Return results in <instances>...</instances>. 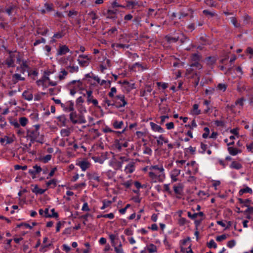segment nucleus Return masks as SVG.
Segmentation results:
<instances>
[{
    "mask_svg": "<svg viewBox=\"0 0 253 253\" xmlns=\"http://www.w3.org/2000/svg\"><path fill=\"white\" fill-rule=\"evenodd\" d=\"M40 126L36 125L27 130V137L30 139L31 142H37L42 144L43 143L44 136L40 133Z\"/></svg>",
    "mask_w": 253,
    "mask_h": 253,
    "instance_id": "nucleus-1",
    "label": "nucleus"
},
{
    "mask_svg": "<svg viewBox=\"0 0 253 253\" xmlns=\"http://www.w3.org/2000/svg\"><path fill=\"white\" fill-rule=\"evenodd\" d=\"M19 9V2L17 0H14L13 2L6 3L4 8L3 13H6L9 16L15 15L17 13Z\"/></svg>",
    "mask_w": 253,
    "mask_h": 253,
    "instance_id": "nucleus-2",
    "label": "nucleus"
},
{
    "mask_svg": "<svg viewBox=\"0 0 253 253\" xmlns=\"http://www.w3.org/2000/svg\"><path fill=\"white\" fill-rule=\"evenodd\" d=\"M70 119L74 124H84L86 122L83 115L77 114V112L75 111H73L70 114Z\"/></svg>",
    "mask_w": 253,
    "mask_h": 253,
    "instance_id": "nucleus-3",
    "label": "nucleus"
},
{
    "mask_svg": "<svg viewBox=\"0 0 253 253\" xmlns=\"http://www.w3.org/2000/svg\"><path fill=\"white\" fill-rule=\"evenodd\" d=\"M112 101L114 106L118 109L125 106L127 103L125 95L123 94L116 95L112 99Z\"/></svg>",
    "mask_w": 253,
    "mask_h": 253,
    "instance_id": "nucleus-4",
    "label": "nucleus"
},
{
    "mask_svg": "<svg viewBox=\"0 0 253 253\" xmlns=\"http://www.w3.org/2000/svg\"><path fill=\"white\" fill-rule=\"evenodd\" d=\"M166 39L167 41V42H175L178 41L180 40L181 42L183 43L187 39V38L185 37L183 34H181L180 36L176 37H171L169 36H167L166 37Z\"/></svg>",
    "mask_w": 253,
    "mask_h": 253,
    "instance_id": "nucleus-5",
    "label": "nucleus"
},
{
    "mask_svg": "<svg viewBox=\"0 0 253 253\" xmlns=\"http://www.w3.org/2000/svg\"><path fill=\"white\" fill-rule=\"evenodd\" d=\"M149 169L150 170H157L159 171L160 174L158 175L159 181H163V180L165 179V174L164 173V169L162 166H152L150 167Z\"/></svg>",
    "mask_w": 253,
    "mask_h": 253,
    "instance_id": "nucleus-6",
    "label": "nucleus"
},
{
    "mask_svg": "<svg viewBox=\"0 0 253 253\" xmlns=\"http://www.w3.org/2000/svg\"><path fill=\"white\" fill-rule=\"evenodd\" d=\"M74 103L72 101H68L65 103L61 104V107L65 112H72L74 111Z\"/></svg>",
    "mask_w": 253,
    "mask_h": 253,
    "instance_id": "nucleus-7",
    "label": "nucleus"
},
{
    "mask_svg": "<svg viewBox=\"0 0 253 253\" xmlns=\"http://www.w3.org/2000/svg\"><path fill=\"white\" fill-rule=\"evenodd\" d=\"M86 176L90 181H95L99 183L102 181L98 173L96 171L87 172Z\"/></svg>",
    "mask_w": 253,
    "mask_h": 253,
    "instance_id": "nucleus-8",
    "label": "nucleus"
},
{
    "mask_svg": "<svg viewBox=\"0 0 253 253\" xmlns=\"http://www.w3.org/2000/svg\"><path fill=\"white\" fill-rule=\"evenodd\" d=\"M86 93L87 95V102L88 103H92L94 106L100 108V107L98 105V103L97 100L93 98L92 91L91 90H86Z\"/></svg>",
    "mask_w": 253,
    "mask_h": 253,
    "instance_id": "nucleus-9",
    "label": "nucleus"
},
{
    "mask_svg": "<svg viewBox=\"0 0 253 253\" xmlns=\"http://www.w3.org/2000/svg\"><path fill=\"white\" fill-rule=\"evenodd\" d=\"M82 82L80 80H73L69 82L66 85L67 88L69 86L75 90H78L82 87Z\"/></svg>",
    "mask_w": 253,
    "mask_h": 253,
    "instance_id": "nucleus-10",
    "label": "nucleus"
},
{
    "mask_svg": "<svg viewBox=\"0 0 253 253\" xmlns=\"http://www.w3.org/2000/svg\"><path fill=\"white\" fill-rule=\"evenodd\" d=\"M173 191L176 195V198L180 199L183 194V186L182 184L179 183L173 186Z\"/></svg>",
    "mask_w": 253,
    "mask_h": 253,
    "instance_id": "nucleus-11",
    "label": "nucleus"
},
{
    "mask_svg": "<svg viewBox=\"0 0 253 253\" xmlns=\"http://www.w3.org/2000/svg\"><path fill=\"white\" fill-rule=\"evenodd\" d=\"M77 165L79 166L83 171H85L90 166V163L87 160H84L78 162Z\"/></svg>",
    "mask_w": 253,
    "mask_h": 253,
    "instance_id": "nucleus-12",
    "label": "nucleus"
},
{
    "mask_svg": "<svg viewBox=\"0 0 253 253\" xmlns=\"http://www.w3.org/2000/svg\"><path fill=\"white\" fill-rule=\"evenodd\" d=\"M42 169L40 166H38L37 165L33 166V169H29L28 172L33 176V178L35 177V176L42 171Z\"/></svg>",
    "mask_w": 253,
    "mask_h": 253,
    "instance_id": "nucleus-13",
    "label": "nucleus"
},
{
    "mask_svg": "<svg viewBox=\"0 0 253 253\" xmlns=\"http://www.w3.org/2000/svg\"><path fill=\"white\" fill-rule=\"evenodd\" d=\"M70 52V49L66 45H61L59 46V49L57 51V55L61 56L66 54L67 53Z\"/></svg>",
    "mask_w": 253,
    "mask_h": 253,
    "instance_id": "nucleus-14",
    "label": "nucleus"
},
{
    "mask_svg": "<svg viewBox=\"0 0 253 253\" xmlns=\"http://www.w3.org/2000/svg\"><path fill=\"white\" fill-rule=\"evenodd\" d=\"M181 170L176 169H173L170 173V178L172 182H176L178 179L177 177L180 174Z\"/></svg>",
    "mask_w": 253,
    "mask_h": 253,
    "instance_id": "nucleus-15",
    "label": "nucleus"
},
{
    "mask_svg": "<svg viewBox=\"0 0 253 253\" xmlns=\"http://www.w3.org/2000/svg\"><path fill=\"white\" fill-rule=\"evenodd\" d=\"M135 169V163L131 162L125 168V171L126 173H131Z\"/></svg>",
    "mask_w": 253,
    "mask_h": 253,
    "instance_id": "nucleus-16",
    "label": "nucleus"
},
{
    "mask_svg": "<svg viewBox=\"0 0 253 253\" xmlns=\"http://www.w3.org/2000/svg\"><path fill=\"white\" fill-rule=\"evenodd\" d=\"M150 125L152 130L155 131H158L160 133H163L165 131L164 129L161 126L153 122H150Z\"/></svg>",
    "mask_w": 253,
    "mask_h": 253,
    "instance_id": "nucleus-17",
    "label": "nucleus"
},
{
    "mask_svg": "<svg viewBox=\"0 0 253 253\" xmlns=\"http://www.w3.org/2000/svg\"><path fill=\"white\" fill-rule=\"evenodd\" d=\"M23 97L26 100L31 101L33 98V95L31 91L25 90L22 93Z\"/></svg>",
    "mask_w": 253,
    "mask_h": 253,
    "instance_id": "nucleus-18",
    "label": "nucleus"
},
{
    "mask_svg": "<svg viewBox=\"0 0 253 253\" xmlns=\"http://www.w3.org/2000/svg\"><path fill=\"white\" fill-rule=\"evenodd\" d=\"M170 111V109L167 105H162L159 107V112L161 114L168 115Z\"/></svg>",
    "mask_w": 253,
    "mask_h": 253,
    "instance_id": "nucleus-19",
    "label": "nucleus"
},
{
    "mask_svg": "<svg viewBox=\"0 0 253 253\" xmlns=\"http://www.w3.org/2000/svg\"><path fill=\"white\" fill-rule=\"evenodd\" d=\"M138 5L139 7L140 5L138 2L134 1H127L126 4V8L128 9H131L134 8L135 6Z\"/></svg>",
    "mask_w": 253,
    "mask_h": 253,
    "instance_id": "nucleus-20",
    "label": "nucleus"
},
{
    "mask_svg": "<svg viewBox=\"0 0 253 253\" xmlns=\"http://www.w3.org/2000/svg\"><path fill=\"white\" fill-rule=\"evenodd\" d=\"M253 193L252 189L247 186H245V187L239 190V194L240 196L243 195L244 193Z\"/></svg>",
    "mask_w": 253,
    "mask_h": 253,
    "instance_id": "nucleus-21",
    "label": "nucleus"
},
{
    "mask_svg": "<svg viewBox=\"0 0 253 253\" xmlns=\"http://www.w3.org/2000/svg\"><path fill=\"white\" fill-rule=\"evenodd\" d=\"M187 215L190 218H191L192 219H195V218L198 216L203 217L204 215V214L203 212H202V211H200V212H197V213H194L193 214H192L190 212L188 211L187 212Z\"/></svg>",
    "mask_w": 253,
    "mask_h": 253,
    "instance_id": "nucleus-22",
    "label": "nucleus"
},
{
    "mask_svg": "<svg viewBox=\"0 0 253 253\" xmlns=\"http://www.w3.org/2000/svg\"><path fill=\"white\" fill-rule=\"evenodd\" d=\"M111 46L112 48L115 49L121 48H128L129 47L128 44H125L122 43H115L112 44Z\"/></svg>",
    "mask_w": 253,
    "mask_h": 253,
    "instance_id": "nucleus-23",
    "label": "nucleus"
},
{
    "mask_svg": "<svg viewBox=\"0 0 253 253\" xmlns=\"http://www.w3.org/2000/svg\"><path fill=\"white\" fill-rule=\"evenodd\" d=\"M13 81L14 83H17L19 81H24L25 79L24 77L21 76V75L19 74H15L12 76Z\"/></svg>",
    "mask_w": 253,
    "mask_h": 253,
    "instance_id": "nucleus-24",
    "label": "nucleus"
},
{
    "mask_svg": "<svg viewBox=\"0 0 253 253\" xmlns=\"http://www.w3.org/2000/svg\"><path fill=\"white\" fill-rule=\"evenodd\" d=\"M228 150L229 151V153L233 156H235L237 155L238 153L241 152V150H239L236 148H234L232 147H228Z\"/></svg>",
    "mask_w": 253,
    "mask_h": 253,
    "instance_id": "nucleus-25",
    "label": "nucleus"
},
{
    "mask_svg": "<svg viewBox=\"0 0 253 253\" xmlns=\"http://www.w3.org/2000/svg\"><path fill=\"white\" fill-rule=\"evenodd\" d=\"M46 190L39 188L38 185H35L34 188L32 190V191L36 194H42Z\"/></svg>",
    "mask_w": 253,
    "mask_h": 253,
    "instance_id": "nucleus-26",
    "label": "nucleus"
},
{
    "mask_svg": "<svg viewBox=\"0 0 253 253\" xmlns=\"http://www.w3.org/2000/svg\"><path fill=\"white\" fill-rule=\"evenodd\" d=\"M5 63L8 67L14 66V60L12 55H10L9 57L6 60Z\"/></svg>",
    "mask_w": 253,
    "mask_h": 253,
    "instance_id": "nucleus-27",
    "label": "nucleus"
},
{
    "mask_svg": "<svg viewBox=\"0 0 253 253\" xmlns=\"http://www.w3.org/2000/svg\"><path fill=\"white\" fill-rule=\"evenodd\" d=\"M124 125L123 121H115L113 123V127L116 129H119L122 127Z\"/></svg>",
    "mask_w": 253,
    "mask_h": 253,
    "instance_id": "nucleus-28",
    "label": "nucleus"
},
{
    "mask_svg": "<svg viewBox=\"0 0 253 253\" xmlns=\"http://www.w3.org/2000/svg\"><path fill=\"white\" fill-rule=\"evenodd\" d=\"M201 113V110L199 109V105L195 104L193 106L192 114L198 115Z\"/></svg>",
    "mask_w": 253,
    "mask_h": 253,
    "instance_id": "nucleus-29",
    "label": "nucleus"
},
{
    "mask_svg": "<svg viewBox=\"0 0 253 253\" xmlns=\"http://www.w3.org/2000/svg\"><path fill=\"white\" fill-rule=\"evenodd\" d=\"M147 250L150 253H156L157 251V247L155 245L151 244L148 246Z\"/></svg>",
    "mask_w": 253,
    "mask_h": 253,
    "instance_id": "nucleus-30",
    "label": "nucleus"
},
{
    "mask_svg": "<svg viewBox=\"0 0 253 253\" xmlns=\"http://www.w3.org/2000/svg\"><path fill=\"white\" fill-rule=\"evenodd\" d=\"M77 60L78 61V63H79V65L81 67H86V66H87L89 65V62L88 60L82 59H80V58H79Z\"/></svg>",
    "mask_w": 253,
    "mask_h": 253,
    "instance_id": "nucleus-31",
    "label": "nucleus"
},
{
    "mask_svg": "<svg viewBox=\"0 0 253 253\" xmlns=\"http://www.w3.org/2000/svg\"><path fill=\"white\" fill-rule=\"evenodd\" d=\"M56 182L57 180L56 179H52L47 181L46 184L48 187L50 186V187L54 188L56 186Z\"/></svg>",
    "mask_w": 253,
    "mask_h": 253,
    "instance_id": "nucleus-32",
    "label": "nucleus"
},
{
    "mask_svg": "<svg viewBox=\"0 0 253 253\" xmlns=\"http://www.w3.org/2000/svg\"><path fill=\"white\" fill-rule=\"evenodd\" d=\"M52 156L50 154L46 155L40 158V161L43 163L45 164L48 163L51 159Z\"/></svg>",
    "mask_w": 253,
    "mask_h": 253,
    "instance_id": "nucleus-33",
    "label": "nucleus"
},
{
    "mask_svg": "<svg viewBox=\"0 0 253 253\" xmlns=\"http://www.w3.org/2000/svg\"><path fill=\"white\" fill-rule=\"evenodd\" d=\"M88 15H89L91 18V19L93 20L92 22L91 23V25H93L94 24V20L97 19L98 18V16L95 13V12L93 11H90Z\"/></svg>",
    "mask_w": 253,
    "mask_h": 253,
    "instance_id": "nucleus-34",
    "label": "nucleus"
},
{
    "mask_svg": "<svg viewBox=\"0 0 253 253\" xmlns=\"http://www.w3.org/2000/svg\"><path fill=\"white\" fill-rule=\"evenodd\" d=\"M42 78L43 80H44V82H45L46 81H48L50 85L56 86L57 84L56 82L50 81L48 76H44Z\"/></svg>",
    "mask_w": 253,
    "mask_h": 253,
    "instance_id": "nucleus-35",
    "label": "nucleus"
},
{
    "mask_svg": "<svg viewBox=\"0 0 253 253\" xmlns=\"http://www.w3.org/2000/svg\"><path fill=\"white\" fill-rule=\"evenodd\" d=\"M67 69L69 70V72L71 73L78 72L79 71V67L78 66H69L67 67Z\"/></svg>",
    "mask_w": 253,
    "mask_h": 253,
    "instance_id": "nucleus-36",
    "label": "nucleus"
},
{
    "mask_svg": "<svg viewBox=\"0 0 253 253\" xmlns=\"http://www.w3.org/2000/svg\"><path fill=\"white\" fill-rule=\"evenodd\" d=\"M67 75H68L67 71H66L65 70H62L60 72L59 76H58L59 80L60 81H61V80L64 79Z\"/></svg>",
    "mask_w": 253,
    "mask_h": 253,
    "instance_id": "nucleus-37",
    "label": "nucleus"
},
{
    "mask_svg": "<svg viewBox=\"0 0 253 253\" xmlns=\"http://www.w3.org/2000/svg\"><path fill=\"white\" fill-rule=\"evenodd\" d=\"M57 119L63 126L66 125L67 119L65 115H63L59 116Z\"/></svg>",
    "mask_w": 253,
    "mask_h": 253,
    "instance_id": "nucleus-38",
    "label": "nucleus"
},
{
    "mask_svg": "<svg viewBox=\"0 0 253 253\" xmlns=\"http://www.w3.org/2000/svg\"><path fill=\"white\" fill-rule=\"evenodd\" d=\"M231 168L236 169H239L242 168V165L240 163L234 161L231 164Z\"/></svg>",
    "mask_w": 253,
    "mask_h": 253,
    "instance_id": "nucleus-39",
    "label": "nucleus"
},
{
    "mask_svg": "<svg viewBox=\"0 0 253 253\" xmlns=\"http://www.w3.org/2000/svg\"><path fill=\"white\" fill-rule=\"evenodd\" d=\"M127 146L128 142L127 141H125L124 142H119L117 145L116 147L120 151L122 147H127Z\"/></svg>",
    "mask_w": 253,
    "mask_h": 253,
    "instance_id": "nucleus-40",
    "label": "nucleus"
},
{
    "mask_svg": "<svg viewBox=\"0 0 253 253\" xmlns=\"http://www.w3.org/2000/svg\"><path fill=\"white\" fill-rule=\"evenodd\" d=\"M28 120L26 117H21L19 119V124L22 126H25L28 123Z\"/></svg>",
    "mask_w": 253,
    "mask_h": 253,
    "instance_id": "nucleus-41",
    "label": "nucleus"
},
{
    "mask_svg": "<svg viewBox=\"0 0 253 253\" xmlns=\"http://www.w3.org/2000/svg\"><path fill=\"white\" fill-rule=\"evenodd\" d=\"M207 246L209 248H213L214 249H216L217 248V244L213 239H211L207 243Z\"/></svg>",
    "mask_w": 253,
    "mask_h": 253,
    "instance_id": "nucleus-42",
    "label": "nucleus"
},
{
    "mask_svg": "<svg viewBox=\"0 0 253 253\" xmlns=\"http://www.w3.org/2000/svg\"><path fill=\"white\" fill-rule=\"evenodd\" d=\"M114 247L116 253H124V250L122 248V245L121 243L118 247L115 246Z\"/></svg>",
    "mask_w": 253,
    "mask_h": 253,
    "instance_id": "nucleus-43",
    "label": "nucleus"
},
{
    "mask_svg": "<svg viewBox=\"0 0 253 253\" xmlns=\"http://www.w3.org/2000/svg\"><path fill=\"white\" fill-rule=\"evenodd\" d=\"M210 103H211V101H209V100H204V105H206V109L204 111V113H208L211 108L210 107Z\"/></svg>",
    "mask_w": 253,
    "mask_h": 253,
    "instance_id": "nucleus-44",
    "label": "nucleus"
},
{
    "mask_svg": "<svg viewBox=\"0 0 253 253\" xmlns=\"http://www.w3.org/2000/svg\"><path fill=\"white\" fill-rule=\"evenodd\" d=\"M61 134L63 137L68 136L70 134V131L68 129H62L60 131Z\"/></svg>",
    "mask_w": 253,
    "mask_h": 253,
    "instance_id": "nucleus-45",
    "label": "nucleus"
},
{
    "mask_svg": "<svg viewBox=\"0 0 253 253\" xmlns=\"http://www.w3.org/2000/svg\"><path fill=\"white\" fill-rule=\"evenodd\" d=\"M207 60L208 64H210V65H212V64H214L216 61V58H215L214 57H211V56L208 57L207 58Z\"/></svg>",
    "mask_w": 253,
    "mask_h": 253,
    "instance_id": "nucleus-46",
    "label": "nucleus"
},
{
    "mask_svg": "<svg viewBox=\"0 0 253 253\" xmlns=\"http://www.w3.org/2000/svg\"><path fill=\"white\" fill-rule=\"evenodd\" d=\"M112 203L111 201H103V205L101 207V210H104L107 207H109Z\"/></svg>",
    "mask_w": 253,
    "mask_h": 253,
    "instance_id": "nucleus-47",
    "label": "nucleus"
},
{
    "mask_svg": "<svg viewBox=\"0 0 253 253\" xmlns=\"http://www.w3.org/2000/svg\"><path fill=\"white\" fill-rule=\"evenodd\" d=\"M136 134L138 138H142L143 141H145L144 137L145 136V133L144 132L140 131H137L136 132Z\"/></svg>",
    "mask_w": 253,
    "mask_h": 253,
    "instance_id": "nucleus-48",
    "label": "nucleus"
},
{
    "mask_svg": "<svg viewBox=\"0 0 253 253\" xmlns=\"http://www.w3.org/2000/svg\"><path fill=\"white\" fill-rule=\"evenodd\" d=\"M41 28H39L37 31L38 34L41 35L42 36H45L48 32L47 28L44 29L43 31H41Z\"/></svg>",
    "mask_w": 253,
    "mask_h": 253,
    "instance_id": "nucleus-49",
    "label": "nucleus"
},
{
    "mask_svg": "<svg viewBox=\"0 0 253 253\" xmlns=\"http://www.w3.org/2000/svg\"><path fill=\"white\" fill-rule=\"evenodd\" d=\"M158 138L157 140V145L162 146L163 144L164 136L163 135H160Z\"/></svg>",
    "mask_w": 253,
    "mask_h": 253,
    "instance_id": "nucleus-50",
    "label": "nucleus"
},
{
    "mask_svg": "<svg viewBox=\"0 0 253 253\" xmlns=\"http://www.w3.org/2000/svg\"><path fill=\"white\" fill-rule=\"evenodd\" d=\"M217 87L218 90L224 91L226 89L227 85L224 84H219Z\"/></svg>",
    "mask_w": 253,
    "mask_h": 253,
    "instance_id": "nucleus-51",
    "label": "nucleus"
},
{
    "mask_svg": "<svg viewBox=\"0 0 253 253\" xmlns=\"http://www.w3.org/2000/svg\"><path fill=\"white\" fill-rule=\"evenodd\" d=\"M116 92H117V89H116V87H112L111 88L110 91L108 93V95L109 96V97L113 98L115 97L114 96V94L116 93Z\"/></svg>",
    "mask_w": 253,
    "mask_h": 253,
    "instance_id": "nucleus-52",
    "label": "nucleus"
},
{
    "mask_svg": "<svg viewBox=\"0 0 253 253\" xmlns=\"http://www.w3.org/2000/svg\"><path fill=\"white\" fill-rule=\"evenodd\" d=\"M179 216L180 218L178 220V223L179 225L183 226L187 223V220L184 217H181L180 215Z\"/></svg>",
    "mask_w": 253,
    "mask_h": 253,
    "instance_id": "nucleus-53",
    "label": "nucleus"
},
{
    "mask_svg": "<svg viewBox=\"0 0 253 253\" xmlns=\"http://www.w3.org/2000/svg\"><path fill=\"white\" fill-rule=\"evenodd\" d=\"M149 175L152 179H155L159 180V177H158L159 175L156 172H154L153 171H150L149 172Z\"/></svg>",
    "mask_w": 253,
    "mask_h": 253,
    "instance_id": "nucleus-54",
    "label": "nucleus"
},
{
    "mask_svg": "<svg viewBox=\"0 0 253 253\" xmlns=\"http://www.w3.org/2000/svg\"><path fill=\"white\" fill-rule=\"evenodd\" d=\"M0 123H1L0 124V126L1 127H4L6 125L5 118L1 115H0Z\"/></svg>",
    "mask_w": 253,
    "mask_h": 253,
    "instance_id": "nucleus-55",
    "label": "nucleus"
},
{
    "mask_svg": "<svg viewBox=\"0 0 253 253\" xmlns=\"http://www.w3.org/2000/svg\"><path fill=\"white\" fill-rule=\"evenodd\" d=\"M143 153L145 154L151 155L152 154V150L150 148H149L147 146H146V147H145V149L143 151Z\"/></svg>",
    "mask_w": 253,
    "mask_h": 253,
    "instance_id": "nucleus-56",
    "label": "nucleus"
},
{
    "mask_svg": "<svg viewBox=\"0 0 253 253\" xmlns=\"http://www.w3.org/2000/svg\"><path fill=\"white\" fill-rule=\"evenodd\" d=\"M231 23L233 24V25L236 27H239L240 26V24H238L237 19L232 17L230 18Z\"/></svg>",
    "mask_w": 253,
    "mask_h": 253,
    "instance_id": "nucleus-57",
    "label": "nucleus"
},
{
    "mask_svg": "<svg viewBox=\"0 0 253 253\" xmlns=\"http://www.w3.org/2000/svg\"><path fill=\"white\" fill-rule=\"evenodd\" d=\"M205 132L203 134L202 136L204 138H207L210 133V129L208 127H206L204 129Z\"/></svg>",
    "mask_w": 253,
    "mask_h": 253,
    "instance_id": "nucleus-58",
    "label": "nucleus"
},
{
    "mask_svg": "<svg viewBox=\"0 0 253 253\" xmlns=\"http://www.w3.org/2000/svg\"><path fill=\"white\" fill-rule=\"evenodd\" d=\"M120 159L121 160V162H119L118 163V167L121 168L122 166V163L124 162H126L128 161V159L127 157L124 156V157H120Z\"/></svg>",
    "mask_w": 253,
    "mask_h": 253,
    "instance_id": "nucleus-59",
    "label": "nucleus"
},
{
    "mask_svg": "<svg viewBox=\"0 0 253 253\" xmlns=\"http://www.w3.org/2000/svg\"><path fill=\"white\" fill-rule=\"evenodd\" d=\"M14 169L15 170H18L21 169L23 170H26L27 169V166L26 165L24 166H20L18 165L14 166Z\"/></svg>",
    "mask_w": 253,
    "mask_h": 253,
    "instance_id": "nucleus-60",
    "label": "nucleus"
},
{
    "mask_svg": "<svg viewBox=\"0 0 253 253\" xmlns=\"http://www.w3.org/2000/svg\"><path fill=\"white\" fill-rule=\"evenodd\" d=\"M44 7L47 11H50L53 10V4H48L46 3L44 4Z\"/></svg>",
    "mask_w": 253,
    "mask_h": 253,
    "instance_id": "nucleus-61",
    "label": "nucleus"
},
{
    "mask_svg": "<svg viewBox=\"0 0 253 253\" xmlns=\"http://www.w3.org/2000/svg\"><path fill=\"white\" fill-rule=\"evenodd\" d=\"M227 237L226 235L225 234L221 235L220 236H218L216 237V240L217 242H221L223 240H224L226 239Z\"/></svg>",
    "mask_w": 253,
    "mask_h": 253,
    "instance_id": "nucleus-62",
    "label": "nucleus"
},
{
    "mask_svg": "<svg viewBox=\"0 0 253 253\" xmlns=\"http://www.w3.org/2000/svg\"><path fill=\"white\" fill-rule=\"evenodd\" d=\"M53 36V38L61 39L64 36V35H63V32H59L55 33Z\"/></svg>",
    "mask_w": 253,
    "mask_h": 253,
    "instance_id": "nucleus-63",
    "label": "nucleus"
},
{
    "mask_svg": "<svg viewBox=\"0 0 253 253\" xmlns=\"http://www.w3.org/2000/svg\"><path fill=\"white\" fill-rule=\"evenodd\" d=\"M247 148L249 152L253 154V142L247 145Z\"/></svg>",
    "mask_w": 253,
    "mask_h": 253,
    "instance_id": "nucleus-64",
    "label": "nucleus"
}]
</instances>
